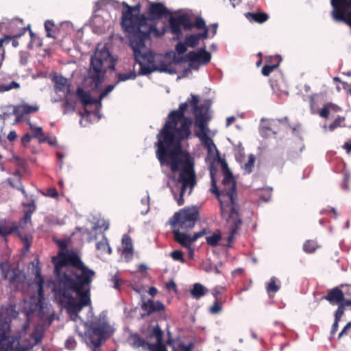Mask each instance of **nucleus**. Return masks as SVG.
<instances>
[{"mask_svg": "<svg viewBox=\"0 0 351 351\" xmlns=\"http://www.w3.org/2000/svg\"><path fill=\"white\" fill-rule=\"evenodd\" d=\"M141 205L145 207L144 209H142L141 213L143 215L147 214L149 210V195L147 192V195L141 199Z\"/></svg>", "mask_w": 351, "mask_h": 351, "instance_id": "nucleus-41", "label": "nucleus"}, {"mask_svg": "<svg viewBox=\"0 0 351 351\" xmlns=\"http://www.w3.org/2000/svg\"><path fill=\"white\" fill-rule=\"evenodd\" d=\"M221 239V234L219 230H216L212 234L206 237V243L212 247L217 246Z\"/></svg>", "mask_w": 351, "mask_h": 351, "instance_id": "nucleus-28", "label": "nucleus"}, {"mask_svg": "<svg viewBox=\"0 0 351 351\" xmlns=\"http://www.w3.org/2000/svg\"><path fill=\"white\" fill-rule=\"evenodd\" d=\"M185 58L187 60H195L201 64L206 65L211 60V54L206 50L205 47L200 48L197 51H191L189 52Z\"/></svg>", "mask_w": 351, "mask_h": 351, "instance_id": "nucleus-16", "label": "nucleus"}, {"mask_svg": "<svg viewBox=\"0 0 351 351\" xmlns=\"http://www.w3.org/2000/svg\"><path fill=\"white\" fill-rule=\"evenodd\" d=\"M148 19L152 20L153 29L149 32V39L152 36L160 37L165 33L164 29L160 31L156 27V21L159 20L164 15L168 13L167 8L162 3H151L148 9Z\"/></svg>", "mask_w": 351, "mask_h": 351, "instance_id": "nucleus-11", "label": "nucleus"}, {"mask_svg": "<svg viewBox=\"0 0 351 351\" xmlns=\"http://www.w3.org/2000/svg\"><path fill=\"white\" fill-rule=\"evenodd\" d=\"M109 226L108 223H106L104 221H98L96 225L93 226L94 230H97L98 228H104V229L106 230L108 228Z\"/></svg>", "mask_w": 351, "mask_h": 351, "instance_id": "nucleus-62", "label": "nucleus"}, {"mask_svg": "<svg viewBox=\"0 0 351 351\" xmlns=\"http://www.w3.org/2000/svg\"><path fill=\"white\" fill-rule=\"evenodd\" d=\"M345 117H337L335 120L328 126L327 127L326 125L324 126V129L325 131H327L328 129L330 131H333L341 125V123L344 121Z\"/></svg>", "mask_w": 351, "mask_h": 351, "instance_id": "nucleus-39", "label": "nucleus"}, {"mask_svg": "<svg viewBox=\"0 0 351 351\" xmlns=\"http://www.w3.org/2000/svg\"><path fill=\"white\" fill-rule=\"evenodd\" d=\"M96 247L98 250H100L102 253L111 254V248L109 246L107 239L104 236L101 241H99L96 244Z\"/></svg>", "mask_w": 351, "mask_h": 351, "instance_id": "nucleus-34", "label": "nucleus"}, {"mask_svg": "<svg viewBox=\"0 0 351 351\" xmlns=\"http://www.w3.org/2000/svg\"><path fill=\"white\" fill-rule=\"evenodd\" d=\"M215 170L213 169V167H210V176L211 179V188L210 189V192L215 194L217 196V198L219 199V194L221 193V191L218 190L217 186V181L215 178Z\"/></svg>", "mask_w": 351, "mask_h": 351, "instance_id": "nucleus-35", "label": "nucleus"}, {"mask_svg": "<svg viewBox=\"0 0 351 351\" xmlns=\"http://www.w3.org/2000/svg\"><path fill=\"white\" fill-rule=\"evenodd\" d=\"M278 63L273 65H265L261 71V73L265 76H268L277 66Z\"/></svg>", "mask_w": 351, "mask_h": 351, "instance_id": "nucleus-54", "label": "nucleus"}, {"mask_svg": "<svg viewBox=\"0 0 351 351\" xmlns=\"http://www.w3.org/2000/svg\"><path fill=\"white\" fill-rule=\"evenodd\" d=\"M137 74L135 71H130L125 73H117L119 82L126 81L128 80H134L136 78Z\"/></svg>", "mask_w": 351, "mask_h": 351, "instance_id": "nucleus-40", "label": "nucleus"}, {"mask_svg": "<svg viewBox=\"0 0 351 351\" xmlns=\"http://www.w3.org/2000/svg\"><path fill=\"white\" fill-rule=\"evenodd\" d=\"M100 108L99 107L95 106V109L91 110L86 108L84 109V114L80 112L82 116V119L80 121V125L86 126V124H84V121L90 123L98 122L101 118V115L99 113Z\"/></svg>", "mask_w": 351, "mask_h": 351, "instance_id": "nucleus-19", "label": "nucleus"}, {"mask_svg": "<svg viewBox=\"0 0 351 351\" xmlns=\"http://www.w3.org/2000/svg\"><path fill=\"white\" fill-rule=\"evenodd\" d=\"M221 311V304H219V300L218 299H216L213 304V306H211L210 308H209V312L211 313V314H217L219 313L220 311Z\"/></svg>", "mask_w": 351, "mask_h": 351, "instance_id": "nucleus-53", "label": "nucleus"}, {"mask_svg": "<svg viewBox=\"0 0 351 351\" xmlns=\"http://www.w3.org/2000/svg\"><path fill=\"white\" fill-rule=\"evenodd\" d=\"M122 5L124 9L122 10L121 25L129 39L134 60L139 64L138 75H147L156 71L176 73L174 64L180 62V60L175 58L171 62L162 54L145 51V40H149V32L152 29L153 24L151 19L140 14L141 5L131 6L124 1Z\"/></svg>", "mask_w": 351, "mask_h": 351, "instance_id": "nucleus-3", "label": "nucleus"}, {"mask_svg": "<svg viewBox=\"0 0 351 351\" xmlns=\"http://www.w3.org/2000/svg\"><path fill=\"white\" fill-rule=\"evenodd\" d=\"M222 171L223 173V188L221 190V193L219 194V201L221 205V215L230 226V233L228 237V242L230 243L233 241L242 221L236 202V182L226 162L222 164ZM228 246H230V244Z\"/></svg>", "mask_w": 351, "mask_h": 351, "instance_id": "nucleus-5", "label": "nucleus"}, {"mask_svg": "<svg viewBox=\"0 0 351 351\" xmlns=\"http://www.w3.org/2000/svg\"><path fill=\"white\" fill-rule=\"evenodd\" d=\"M180 22H182V25L183 28L185 30H191L193 28V23L191 20V17L187 14H182L179 15Z\"/></svg>", "mask_w": 351, "mask_h": 351, "instance_id": "nucleus-32", "label": "nucleus"}, {"mask_svg": "<svg viewBox=\"0 0 351 351\" xmlns=\"http://www.w3.org/2000/svg\"><path fill=\"white\" fill-rule=\"evenodd\" d=\"M171 257L176 261H180L181 263H184L185 259L184 258V255L182 251L180 250H174L173 251L171 254Z\"/></svg>", "mask_w": 351, "mask_h": 351, "instance_id": "nucleus-49", "label": "nucleus"}, {"mask_svg": "<svg viewBox=\"0 0 351 351\" xmlns=\"http://www.w3.org/2000/svg\"><path fill=\"white\" fill-rule=\"evenodd\" d=\"M114 70V60L106 45H99L90 59L88 77L92 80L93 86L98 88L105 73Z\"/></svg>", "mask_w": 351, "mask_h": 351, "instance_id": "nucleus-7", "label": "nucleus"}, {"mask_svg": "<svg viewBox=\"0 0 351 351\" xmlns=\"http://www.w3.org/2000/svg\"><path fill=\"white\" fill-rule=\"evenodd\" d=\"M188 61L189 62V68L185 69L183 71V73H184L183 76H186L187 73L191 72V69L198 70L199 66L203 65L195 60L194 61L193 60H188Z\"/></svg>", "mask_w": 351, "mask_h": 351, "instance_id": "nucleus-44", "label": "nucleus"}, {"mask_svg": "<svg viewBox=\"0 0 351 351\" xmlns=\"http://www.w3.org/2000/svg\"><path fill=\"white\" fill-rule=\"evenodd\" d=\"M201 267L207 273L213 271V265L209 259L203 261L201 264Z\"/></svg>", "mask_w": 351, "mask_h": 351, "instance_id": "nucleus-51", "label": "nucleus"}, {"mask_svg": "<svg viewBox=\"0 0 351 351\" xmlns=\"http://www.w3.org/2000/svg\"><path fill=\"white\" fill-rule=\"evenodd\" d=\"M180 22H182V25L183 28L185 30H191L193 28V23L191 20V17L187 14H182L179 15Z\"/></svg>", "mask_w": 351, "mask_h": 351, "instance_id": "nucleus-31", "label": "nucleus"}, {"mask_svg": "<svg viewBox=\"0 0 351 351\" xmlns=\"http://www.w3.org/2000/svg\"><path fill=\"white\" fill-rule=\"evenodd\" d=\"M348 306L346 304V300L344 303L339 304L338 306V308L335 313V319L340 321L341 318L342 317L344 311H345V306Z\"/></svg>", "mask_w": 351, "mask_h": 351, "instance_id": "nucleus-46", "label": "nucleus"}, {"mask_svg": "<svg viewBox=\"0 0 351 351\" xmlns=\"http://www.w3.org/2000/svg\"><path fill=\"white\" fill-rule=\"evenodd\" d=\"M111 282L113 284L112 287L115 289H119L122 283L121 280L119 278L117 273L113 275L110 278Z\"/></svg>", "mask_w": 351, "mask_h": 351, "instance_id": "nucleus-57", "label": "nucleus"}, {"mask_svg": "<svg viewBox=\"0 0 351 351\" xmlns=\"http://www.w3.org/2000/svg\"><path fill=\"white\" fill-rule=\"evenodd\" d=\"M172 232L174 235L175 241L184 247H189L191 246L193 242L197 241L204 234V231H200L191 235L190 234L182 232L180 229H173Z\"/></svg>", "mask_w": 351, "mask_h": 351, "instance_id": "nucleus-12", "label": "nucleus"}, {"mask_svg": "<svg viewBox=\"0 0 351 351\" xmlns=\"http://www.w3.org/2000/svg\"><path fill=\"white\" fill-rule=\"evenodd\" d=\"M122 246L125 260L131 261L134 253L133 245L131 238L127 234H124L122 238Z\"/></svg>", "mask_w": 351, "mask_h": 351, "instance_id": "nucleus-23", "label": "nucleus"}, {"mask_svg": "<svg viewBox=\"0 0 351 351\" xmlns=\"http://www.w3.org/2000/svg\"><path fill=\"white\" fill-rule=\"evenodd\" d=\"M197 35L199 40H200V39L205 40V39L208 38V27H205L204 29V31H203L202 33H198V34H197Z\"/></svg>", "mask_w": 351, "mask_h": 351, "instance_id": "nucleus-63", "label": "nucleus"}, {"mask_svg": "<svg viewBox=\"0 0 351 351\" xmlns=\"http://www.w3.org/2000/svg\"><path fill=\"white\" fill-rule=\"evenodd\" d=\"M114 85H108L104 91H102L99 95V98L97 102V106L101 107V100L108 95L114 88Z\"/></svg>", "mask_w": 351, "mask_h": 351, "instance_id": "nucleus-45", "label": "nucleus"}, {"mask_svg": "<svg viewBox=\"0 0 351 351\" xmlns=\"http://www.w3.org/2000/svg\"><path fill=\"white\" fill-rule=\"evenodd\" d=\"M54 26V23L53 21L50 20H47L45 23V28L47 32V36L49 38H55V36L52 34L53 27Z\"/></svg>", "mask_w": 351, "mask_h": 351, "instance_id": "nucleus-50", "label": "nucleus"}, {"mask_svg": "<svg viewBox=\"0 0 351 351\" xmlns=\"http://www.w3.org/2000/svg\"><path fill=\"white\" fill-rule=\"evenodd\" d=\"M26 32V28L25 27H23L21 30H20V32L19 33H17V34H14L12 35H8V36H5L3 38H1L0 39V47H1V45H3V43L5 41V40H11L12 38H19V37H21L22 35H23L25 34V32Z\"/></svg>", "mask_w": 351, "mask_h": 351, "instance_id": "nucleus-43", "label": "nucleus"}, {"mask_svg": "<svg viewBox=\"0 0 351 351\" xmlns=\"http://www.w3.org/2000/svg\"><path fill=\"white\" fill-rule=\"evenodd\" d=\"M27 121L32 132V136L37 138L40 143L47 141V136L43 132V128L32 124L29 119Z\"/></svg>", "mask_w": 351, "mask_h": 351, "instance_id": "nucleus-25", "label": "nucleus"}, {"mask_svg": "<svg viewBox=\"0 0 351 351\" xmlns=\"http://www.w3.org/2000/svg\"><path fill=\"white\" fill-rule=\"evenodd\" d=\"M35 277L37 279L38 284V302L36 304V308L38 310L39 315L42 317L45 315V309L47 308V304L45 302V299L44 298V279L41 276L40 269L37 267L35 271Z\"/></svg>", "mask_w": 351, "mask_h": 351, "instance_id": "nucleus-13", "label": "nucleus"}, {"mask_svg": "<svg viewBox=\"0 0 351 351\" xmlns=\"http://www.w3.org/2000/svg\"><path fill=\"white\" fill-rule=\"evenodd\" d=\"M52 263L58 279L55 295L75 320L84 306H90V283L95 273L74 253L61 252Z\"/></svg>", "mask_w": 351, "mask_h": 351, "instance_id": "nucleus-2", "label": "nucleus"}, {"mask_svg": "<svg viewBox=\"0 0 351 351\" xmlns=\"http://www.w3.org/2000/svg\"><path fill=\"white\" fill-rule=\"evenodd\" d=\"M54 89L57 94H62L64 97L71 95V82L62 75H56L53 78Z\"/></svg>", "mask_w": 351, "mask_h": 351, "instance_id": "nucleus-15", "label": "nucleus"}, {"mask_svg": "<svg viewBox=\"0 0 351 351\" xmlns=\"http://www.w3.org/2000/svg\"><path fill=\"white\" fill-rule=\"evenodd\" d=\"M122 5L124 9L122 10L121 25L129 39L134 60L139 64L138 75H147L156 71L176 73L174 64L180 62V60L175 58L171 62L162 54L145 51V40H149V32L152 29L153 24L151 19L140 14L141 5L131 6L124 1Z\"/></svg>", "mask_w": 351, "mask_h": 351, "instance_id": "nucleus-4", "label": "nucleus"}, {"mask_svg": "<svg viewBox=\"0 0 351 351\" xmlns=\"http://www.w3.org/2000/svg\"><path fill=\"white\" fill-rule=\"evenodd\" d=\"M199 99L196 95L186 101L180 104L178 109L171 111L163 128L157 134L158 141L156 157L161 166L169 167L173 173L180 171L179 176H173L174 186H171V192L179 206L184 203L183 195L189 189L190 195L196 184V176L194 170V159L188 152L182 150L181 141L187 138L190 134L192 121L184 117L187 107L192 108L195 118V126L200 131L209 130L208 106L202 104L198 106Z\"/></svg>", "mask_w": 351, "mask_h": 351, "instance_id": "nucleus-1", "label": "nucleus"}, {"mask_svg": "<svg viewBox=\"0 0 351 351\" xmlns=\"http://www.w3.org/2000/svg\"><path fill=\"white\" fill-rule=\"evenodd\" d=\"M77 96L84 105V109L86 108H88V106L92 104H95L96 107H98V99H93L88 92L84 91L80 87H78L77 89Z\"/></svg>", "mask_w": 351, "mask_h": 351, "instance_id": "nucleus-24", "label": "nucleus"}, {"mask_svg": "<svg viewBox=\"0 0 351 351\" xmlns=\"http://www.w3.org/2000/svg\"><path fill=\"white\" fill-rule=\"evenodd\" d=\"M208 292V289L200 283H195L193 287L191 290V295L195 299H199L205 295Z\"/></svg>", "mask_w": 351, "mask_h": 351, "instance_id": "nucleus-27", "label": "nucleus"}, {"mask_svg": "<svg viewBox=\"0 0 351 351\" xmlns=\"http://www.w3.org/2000/svg\"><path fill=\"white\" fill-rule=\"evenodd\" d=\"M20 88L19 83L12 81L11 82L8 84L3 83L0 84V93H3L6 91H9L12 89H18Z\"/></svg>", "mask_w": 351, "mask_h": 351, "instance_id": "nucleus-37", "label": "nucleus"}, {"mask_svg": "<svg viewBox=\"0 0 351 351\" xmlns=\"http://www.w3.org/2000/svg\"><path fill=\"white\" fill-rule=\"evenodd\" d=\"M71 95H68L66 101L63 104L62 106L64 108V114L72 112L75 110V104L70 99Z\"/></svg>", "mask_w": 351, "mask_h": 351, "instance_id": "nucleus-38", "label": "nucleus"}, {"mask_svg": "<svg viewBox=\"0 0 351 351\" xmlns=\"http://www.w3.org/2000/svg\"><path fill=\"white\" fill-rule=\"evenodd\" d=\"M199 218L197 206L187 207L176 213L169 219L172 229L188 230L192 228Z\"/></svg>", "mask_w": 351, "mask_h": 351, "instance_id": "nucleus-9", "label": "nucleus"}, {"mask_svg": "<svg viewBox=\"0 0 351 351\" xmlns=\"http://www.w3.org/2000/svg\"><path fill=\"white\" fill-rule=\"evenodd\" d=\"M39 110L38 105H29L23 104L14 108L13 113L16 116V121L20 122L25 119V115L31 113L36 112Z\"/></svg>", "mask_w": 351, "mask_h": 351, "instance_id": "nucleus-17", "label": "nucleus"}, {"mask_svg": "<svg viewBox=\"0 0 351 351\" xmlns=\"http://www.w3.org/2000/svg\"><path fill=\"white\" fill-rule=\"evenodd\" d=\"M245 15L250 21H254L259 23L266 21L269 18L268 15L265 12H247Z\"/></svg>", "mask_w": 351, "mask_h": 351, "instance_id": "nucleus-26", "label": "nucleus"}, {"mask_svg": "<svg viewBox=\"0 0 351 351\" xmlns=\"http://www.w3.org/2000/svg\"><path fill=\"white\" fill-rule=\"evenodd\" d=\"M162 331L158 325L154 328L152 335L156 338L157 342L160 343L162 341Z\"/></svg>", "mask_w": 351, "mask_h": 351, "instance_id": "nucleus-55", "label": "nucleus"}, {"mask_svg": "<svg viewBox=\"0 0 351 351\" xmlns=\"http://www.w3.org/2000/svg\"><path fill=\"white\" fill-rule=\"evenodd\" d=\"M12 232V228L7 226L4 224L0 223V234L2 236H6Z\"/></svg>", "mask_w": 351, "mask_h": 351, "instance_id": "nucleus-59", "label": "nucleus"}, {"mask_svg": "<svg viewBox=\"0 0 351 351\" xmlns=\"http://www.w3.org/2000/svg\"><path fill=\"white\" fill-rule=\"evenodd\" d=\"M346 292L339 287H335L330 290L328 294L324 297L325 300L332 304H339L344 303L346 300L344 299Z\"/></svg>", "mask_w": 351, "mask_h": 351, "instance_id": "nucleus-18", "label": "nucleus"}, {"mask_svg": "<svg viewBox=\"0 0 351 351\" xmlns=\"http://www.w3.org/2000/svg\"><path fill=\"white\" fill-rule=\"evenodd\" d=\"M32 337L34 339V343H31L29 341H27L26 340L22 339L21 338V344L25 345V346L30 345V346H32V348H33L34 346H36V344H38L39 342L41 341V340L43 339L42 332L38 331V330H36L32 333Z\"/></svg>", "mask_w": 351, "mask_h": 351, "instance_id": "nucleus-29", "label": "nucleus"}, {"mask_svg": "<svg viewBox=\"0 0 351 351\" xmlns=\"http://www.w3.org/2000/svg\"><path fill=\"white\" fill-rule=\"evenodd\" d=\"M255 160L256 158L254 155L250 154L248 156L247 161L241 166L245 173L249 174L252 172L254 167Z\"/></svg>", "mask_w": 351, "mask_h": 351, "instance_id": "nucleus-30", "label": "nucleus"}, {"mask_svg": "<svg viewBox=\"0 0 351 351\" xmlns=\"http://www.w3.org/2000/svg\"><path fill=\"white\" fill-rule=\"evenodd\" d=\"M108 13L104 10H100L95 12L91 19V23L97 32H101L105 31L110 25V21L106 19Z\"/></svg>", "mask_w": 351, "mask_h": 351, "instance_id": "nucleus-14", "label": "nucleus"}, {"mask_svg": "<svg viewBox=\"0 0 351 351\" xmlns=\"http://www.w3.org/2000/svg\"><path fill=\"white\" fill-rule=\"evenodd\" d=\"M209 130H202L196 132V136L199 138L202 143L206 148L209 154H213L215 151H217V147L213 141L208 136V132Z\"/></svg>", "mask_w": 351, "mask_h": 351, "instance_id": "nucleus-20", "label": "nucleus"}, {"mask_svg": "<svg viewBox=\"0 0 351 351\" xmlns=\"http://www.w3.org/2000/svg\"><path fill=\"white\" fill-rule=\"evenodd\" d=\"M76 346V341L73 337H69L65 341V347L69 350H73Z\"/></svg>", "mask_w": 351, "mask_h": 351, "instance_id": "nucleus-58", "label": "nucleus"}, {"mask_svg": "<svg viewBox=\"0 0 351 351\" xmlns=\"http://www.w3.org/2000/svg\"><path fill=\"white\" fill-rule=\"evenodd\" d=\"M144 344V341L139 338L137 336H135L134 337V342L132 343V346L134 348H139L141 346H143Z\"/></svg>", "mask_w": 351, "mask_h": 351, "instance_id": "nucleus-61", "label": "nucleus"}, {"mask_svg": "<svg viewBox=\"0 0 351 351\" xmlns=\"http://www.w3.org/2000/svg\"><path fill=\"white\" fill-rule=\"evenodd\" d=\"M193 23V27H196L197 29H204L207 27L204 20L201 17L197 18L195 22Z\"/></svg>", "mask_w": 351, "mask_h": 351, "instance_id": "nucleus-60", "label": "nucleus"}, {"mask_svg": "<svg viewBox=\"0 0 351 351\" xmlns=\"http://www.w3.org/2000/svg\"><path fill=\"white\" fill-rule=\"evenodd\" d=\"M185 42L188 47L195 48L199 44V40L197 34H192L186 36Z\"/></svg>", "mask_w": 351, "mask_h": 351, "instance_id": "nucleus-36", "label": "nucleus"}, {"mask_svg": "<svg viewBox=\"0 0 351 351\" xmlns=\"http://www.w3.org/2000/svg\"><path fill=\"white\" fill-rule=\"evenodd\" d=\"M16 275V270L14 269H8L4 271V278L8 279L10 282L15 280Z\"/></svg>", "mask_w": 351, "mask_h": 351, "instance_id": "nucleus-48", "label": "nucleus"}, {"mask_svg": "<svg viewBox=\"0 0 351 351\" xmlns=\"http://www.w3.org/2000/svg\"><path fill=\"white\" fill-rule=\"evenodd\" d=\"M317 244L314 241H307L303 245L304 250L307 253H313L317 248Z\"/></svg>", "mask_w": 351, "mask_h": 351, "instance_id": "nucleus-42", "label": "nucleus"}, {"mask_svg": "<svg viewBox=\"0 0 351 351\" xmlns=\"http://www.w3.org/2000/svg\"><path fill=\"white\" fill-rule=\"evenodd\" d=\"M10 324L0 321V351H30L32 346L21 344V337L10 335Z\"/></svg>", "mask_w": 351, "mask_h": 351, "instance_id": "nucleus-8", "label": "nucleus"}, {"mask_svg": "<svg viewBox=\"0 0 351 351\" xmlns=\"http://www.w3.org/2000/svg\"><path fill=\"white\" fill-rule=\"evenodd\" d=\"M86 331L84 339L86 345L92 351H101V344L104 339L108 338L113 330L107 321L105 313H101L98 317L93 316L92 307L88 313V319L84 324Z\"/></svg>", "mask_w": 351, "mask_h": 351, "instance_id": "nucleus-6", "label": "nucleus"}, {"mask_svg": "<svg viewBox=\"0 0 351 351\" xmlns=\"http://www.w3.org/2000/svg\"><path fill=\"white\" fill-rule=\"evenodd\" d=\"M187 47L186 42H178L176 45L175 49L178 54H183L186 51Z\"/></svg>", "mask_w": 351, "mask_h": 351, "instance_id": "nucleus-56", "label": "nucleus"}, {"mask_svg": "<svg viewBox=\"0 0 351 351\" xmlns=\"http://www.w3.org/2000/svg\"><path fill=\"white\" fill-rule=\"evenodd\" d=\"M280 289V287L276 285V278L271 277L269 283L267 285V290L268 292H277Z\"/></svg>", "mask_w": 351, "mask_h": 351, "instance_id": "nucleus-47", "label": "nucleus"}, {"mask_svg": "<svg viewBox=\"0 0 351 351\" xmlns=\"http://www.w3.org/2000/svg\"><path fill=\"white\" fill-rule=\"evenodd\" d=\"M331 16L335 21L343 22L351 27V0H330Z\"/></svg>", "mask_w": 351, "mask_h": 351, "instance_id": "nucleus-10", "label": "nucleus"}, {"mask_svg": "<svg viewBox=\"0 0 351 351\" xmlns=\"http://www.w3.org/2000/svg\"><path fill=\"white\" fill-rule=\"evenodd\" d=\"M7 182L12 188H16L18 190H20L23 193V194L25 195V191L24 188L22 186L19 179H17L16 182L12 181L11 179H8Z\"/></svg>", "mask_w": 351, "mask_h": 351, "instance_id": "nucleus-52", "label": "nucleus"}, {"mask_svg": "<svg viewBox=\"0 0 351 351\" xmlns=\"http://www.w3.org/2000/svg\"><path fill=\"white\" fill-rule=\"evenodd\" d=\"M284 119L285 120L287 119V117H285L284 119H277V120L272 119V120L269 121V123L268 125H261L260 128H259V131H260L261 135L263 137H266L267 131H268V130L271 131L272 130L271 126H273L276 123V121L282 122Z\"/></svg>", "mask_w": 351, "mask_h": 351, "instance_id": "nucleus-33", "label": "nucleus"}, {"mask_svg": "<svg viewBox=\"0 0 351 351\" xmlns=\"http://www.w3.org/2000/svg\"><path fill=\"white\" fill-rule=\"evenodd\" d=\"M170 30L174 36V38L179 39L182 36V22H180L179 16H170L169 19Z\"/></svg>", "mask_w": 351, "mask_h": 351, "instance_id": "nucleus-22", "label": "nucleus"}, {"mask_svg": "<svg viewBox=\"0 0 351 351\" xmlns=\"http://www.w3.org/2000/svg\"><path fill=\"white\" fill-rule=\"evenodd\" d=\"M319 114L320 117L323 118H328L329 115V110L327 108V106H324V108H322L320 110Z\"/></svg>", "mask_w": 351, "mask_h": 351, "instance_id": "nucleus-64", "label": "nucleus"}, {"mask_svg": "<svg viewBox=\"0 0 351 351\" xmlns=\"http://www.w3.org/2000/svg\"><path fill=\"white\" fill-rule=\"evenodd\" d=\"M141 308L147 315H150L154 312H159L165 309V305L159 302H154L152 300L143 301L141 304Z\"/></svg>", "mask_w": 351, "mask_h": 351, "instance_id": "nucleus-21", "label": "nucleus"}]
</instances>
